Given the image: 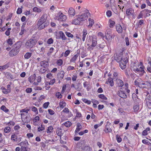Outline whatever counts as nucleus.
Segmentation results:
<instances>
[{"mask_svg": "<svg viewBox=\"0 0 151 151\" xmlns=\"http://www.w3.org/2000/svg\"><path fill=\"white\" fill-rule=\"evenodd\" d=\"M21 46L20 42H17L14 44L12 46V49L9 52L10 55L13 57L17 55L19 51V48Z\"/></svg>", "mask_w": 151, "mask_h": 151, "instance_id": "obj_1", "label": "nucleus"}, {"mask_svg": "<svg viewBox=\"0 0 151 151\" xmlns=\"http://www.w3.org/2000/svg\"><path fill=\"white\" fill-rule=\"evenodd\" d=\"M36 40L35 38H31L27 41L25 44V47L27 49L32 48L36 44Z\"/></svg>", "mask_w": 151, "mask_h": 151, "instance_id": "obj_2", "label": "nucleus"}, {"mask_svg": "<svg viewBox=\"0 0 151 151\" xmlns=\"http://www.w3.org/2000/svg\"><path fill=\"white\" fill-rule=\"evenodd\" d=\"M85 13L82 14L81 15H78L77 16L78 17L79 20L81 22L84 21L86 20L88 18V14H89V12L87 9H86L85 11Z\"/></svg>", "mask_w": 151, "mask_h": 151, "instance_id": "obj_3", "label": "nucleus"}, {"mask_svg": "<svg viewBox=\"0 0 151 151\" xmlns=\"http://www.w3.org/2000/svg\"><path fill=\"white\" fill-rule=\"evenodd\" d=\"M97 41L96 38L95 37H93L92 38V44L90 45L88 48V50L91 51L93 50V47H95L97 44Z\"/></svg>", "mask_w": 151, "mask_h": 151, "instance_id": "obj_4", "label": "nucleus"}, {"mask_svg": "<svg viewBox=\"0 0 151 151\" xmlns=\"http://www.w3.org/2000/svg\"><path fill=\"white\" fill-rule=\"evenodd\" d=\"M111 33V29H108L106 30L105 32L106 37L107 40L111 39L112 38Z\"/></svg>", "mask_w": 151, "mask_h": 151, "instance_id": "obj_5", "label": "nucleus"}, {"mask_svg": "<svg viewBox=\"0 0 151 151\" xmlns=\"http://www.w3.org/2000/svg\"><path fill=\"white\" fill-rule=\"evenodd\" d=\"M127 62V60L126 58L122 59V60L119 63V65L122 69H123L126 68V64Z\"/></svg>", "mask_w": 151, "mask_h": 151, "instance_id": "obj_6", "label": "nucleus"}, {"mask_svg": "<svg viewBox=\"0 0 151 151\" xmlns=\"http://www.w3.org/2000/svg\"><path fill=\"white\" fill-rule=\"evenodd\" d=\"M47 17V14H43L39 19L37 24H40L41 23H44L45 22H48L46 21Z\"/></svg>", "mask_w": 151, "mask_h": 151, "instance_id": "obj_7", "label": "nucleus"}, {"mask_svg": "<svg viewBox=\"0 0 151 151\" xmlns=\"http://www.w3.org/2000/svg\"><path fill=\"white\" fill-rule=\"evenodd\" d=\"M118 95L122 98L126 99L127 98V95L126 93L123 91V88H121L119 91L117 92Z\"/></svg>", "mask_w": 151, "mask_h": 151, "instance_id": "obj_8", "label": "nucleus"}, {"mask_svg": "<svg viewBox=\"0 0 151 151\" xmlns=\"http://www.w3.org/2000/svg\"><path fill=\"white\" fill-rule=\"evenodd\" d=\"M145 100L148 108H151V96L149 95L147 96Z\"/></svg>", "mask_w": 151, "mask_h": 151, "instance_id": "obj_9", "label": "nucleus"}, {"mask_svg": "<svg viewBox=\"0 0 151 151\" xmlns=\"http://www.w3.org/2000/svg\"><path fill=\"white\" fill-rule=\"evenodd\" d=\"M49 22H46L44 23H41L40 24H37V25L38 26V29L39 30H42L47 26L49 25Z\"/></svg>", "mask_w": 151, "mask_h": 151, "instance_id": "obj_10", "label": "nucleus"}, {"mask_svg": "<svg viewBox=\"0 0 151 151\" xmlns=\"http://www.w3.org/2000/svg\"><path fill=\"white\" fill-rule=\"evenodd\" d=\"M59 36H57L56 39H61L63 40H66L67 38L65 37V35L62 31H60L59 32Z\"/></svg>", "mask_w": 151, "mask_h": 151, "instance_id": "obj_11", "label": "nucleus"}, {"mask_svg": "<svg viewBox=\"0 0 151 151\" xmlns=\"http://www.w3.org/2000/svg\"><path fill=\"white\" fill-rule=\"evenodd\" d=\"M66 19V15H63L62 13L59 15L58 19L62 22H64Z\"/></svg>", "mask_w": 151, "mask_h": 151, "instance_id": "obj_12", "label": "nucleus"}, {"mask_svg": "<svg viewBox=\"0 0 151 151\" xmlns=\"http://www.w3.org/2000/svg\"><path fill=\"white\" fill-rule=\"evenodd\" d=\"M116 30L119 33H121L122 32L123 29L121 25L119 24L116 25Z\"/></svg>", "mask_w": 151, "mask_h": 151, "instance_id": "obj_13", "label": "nucleus"}, {"mask_svg": "<svg viewBox=\"0 0 151 151\" xmlns=\"http://www.w3.org/2000/svg\"><path fill=\"white\" fill-rule=\"evenodd\" d=\"M5 75L7 79H13L15 78L14 76H13L11 73L9 72H6L5 73Z\"/></svg>", "mask_w": 151, "mask_h": 151, "instance_id": "obj_14", "label": "nucleus"}, {"mask_svg": "<svg viewBox=\"0 0 151 151\" xmlns=\"http://www.w3.org/2000/svg\"><path fill=\"white\" fill-rule=\"evenodd\" d=\"M40 65L44 68L47 67L48 66V62L46 60H43L40 62Z\"/></svg>", "mask_w": 151, "mask_h": 151, "instance_id": "obj_15", "label": "nucleus"}, {"mask_svg": "<svg viewBox=\"0 0 151 151\" xmlns=\"http://www.w3.org/2000/svg\"><path fill=\"white\" fill-rule=\"evenodd\" d=\"M141 65L140 67L139 68H137L136 69V71H140L142 73L145 72V71L144 70V67L142 65V64L141 62L140 63Z\"/></svg>", "mask_w": 151, "mask_h": 151, "instance_id": "obj_16", "label": "nucleus"}, {"mask_svg": "<svg viewBox=\"0 0 151 151\" xmlns=\"http://www.w3.org/2000/svg\"><path fill=\"white\" fill-rule=\"evenodd\" d=\"M64 74L65 73L64 71H60V72H59L58 74L57 77L59 79H62L63 78Z\"/></svg>", "mask_w": 151, "mask_h": 151, "instance_id": "obj_17", "label": "nucleus"}, {"mask_svg": "<svg viewBox=\"0 0 151 151\" xmlns=\"http://www.w3.org/2000/svg\"><path fill=\"white\" fill-rule=\"evenodd\" d=\"M106 83L107 84H109L111 86H113L114 85V82L113 79L111 78H109L108 79L107 81H106Z\"/></svg>", "mask_w": 151, "mask_h": 151, "instance_id": "obj_18", "label": "nucleus"}, {"mask_svg": "<svg viewBox=\"0 0 151 151\" xmlns=\"http://www.w3.org/2000/svg\"><path fill=\"white\" fill-rule=\"evenodd\" d=\"M31 118L30 117V116H26L25 117V118L24 119L23 118H22V121H23L25 123H28L30 122L31 120Z\"/></svg>", "mask_w": 151, "mask_h": 151, "instance_id": "obj_19", "label": "nucleus"}, {"mask_svg": "<svg viewBox=\"0 0 151 151\" xmlns=\"http://www.w3.org/2000/svg\"><path fill=\"white\" fill-rule=\"evenodd\" d=\"M36 75L35 74H34L33 76L29 77L28 78L29 81L32 83L33 81H35L36 79Z\"/></svg>", "mask_w": 151, "mask_h": 151, "instance_id": "obj_20", "label": "nucleus"}, {"mask_svg": "<svg viewBox=\"0 0 151 151\" xmlns=\"http://www.w3.org/2000/svg\"><path fill=\"white\" fill-rule=\"evenodd\" d=\"M68 13L70 15H72L73 16H74L75 14L74 9L72 8H69L68 11Z\"/></svg>", "mask_w": 151, "mask_h": 151, "instance_id": "obj_21", "label": "nucleus"}, {"mask_svg": "<svg viewBox=\"0 0 151 151\" xmlns=\"http://www.w3.org/2000/svg\"><path fill=\"white\" fill-rule=\"evenodd\" d=\"M1 89L2 90V92L5 94H7L10 92L9 89L7 90L3 86H2L1 87Z\"/></svg>", "mask_w": 151, "mask_h": 151, "instance_id": "obj_22", "label": "nucleus"}, {"mask_svg": "<svg viewBox=\"0 0 151 151\" xmlns=\"http://www.w3.org/2000/svg\"><path fill=\"white\" fill-rule=\"evenodd\" d=\"M81 22L79 20L78 17H77L76 19H75L73 21L72 23L73 24H74L75 25H79L80 24Z\"/></svg>", "mask_w": 151, "mask_h": 151, "instance_id": "obj_23", "label": "nucleus"}, {"mask_svg": "<svg viewBox=\"0 0 151 151\" xmlns=\"http://www.w3.org/2000/svg\"><path fill=\"white\" fill-rule=\"evenodd\" d=\"M81 128L82 127L81 124L79 123H78L77 124V128L75 131V132L76 133L79 132L81 129Z\"/></svg>", "mask_w": 151, "mask_h": 151, "instance_id": "obj_24", "label": "nucleus"}, {"mask_svg": "<svg viewBox=\"0 0 151 151\" xmlns=\"http://www.w3.org/2000/svg\"><path fill=\"white\" fill-rule=\"evenodd\" d=\"M19 145L21 147L24 146H27L28 145V143L27 140H25L23 142H22L19 143Z\"/></svg>", "mask_w": 151, "mask_h": 151, "instance_id": "obj_25", "label": "nucleus"}, {"mask_svg": "<svg viewBox=\"0 0 151 151\" xmlns=\"http://www.w3.org/2000/svg\"><path fill=\"white\" fill-rule=\"evenodd\" d=\"M83 37H82V40L83 42L84 41L86 35L87 34V31L86 29H84L83 31Z\"/></svg>", "mask_w": 151, "mask_h": 151, "instance_id": "obj_26", "label": "nucleus"}, {"mask_svg": "<svg viewBox=\"0 0 151 151\" xmlns=\"http://www.w3.org/2000/svg\"><path fill=\"white\" fill-rule=\"evenodd\" d=\"M139 87L141 88H147L145 86V83L143 82V81H141L139 83Z\"/></svg>", "mask_w": 151, "mask_h": 151, "instance_id": "obj_27", "label": "nucleus"}, {"mask_svg": "<svg viewBox=\"0 0 151 151\" xmlns=\"http://www.w3.org/2000/svg\"><path fill=\"white\" fill-rule=\"evenodd\" d=\"M56 132L58 136L61 137L62 134V129L60 128H58L56 130Z\"/></svg>", "mask_w": 151, "mask_h": 151, "instance_id": "obj_28", "label": "nucleus"}, {"mask_svg": "<svg viewBox=\"0 0 151 151\" xmlns=\"http://www.w3.org/2000/svg\"><path fill=\"white\" fill-rule=\"evenodd\" d=\"M82 151H91V148L89 146H85L84 147L82 148Z\"/></svg>", "mask_w": 151, "mask_h": 151, "instance_id": "obj_29", "label": "nucleus"}, {"mask_svg": "<svg viewBox=\"0 0 151 151\" xmlns=\"http://www.w3.org/2000/svg\"><path fill=\"white\" fill-rule=\"evenodd\" d=\"M30 150V148L27 147V146H24L20 148L21 151H29Z\"/></svg>", "mask_w": 151, "mask_h": 151, "instance_id": "obj_30", "label": "nucleus"}, {"mask_svg": "<svg viewBox=\"0 0 151 151\" xmlns=\"http://www.w3.org/2000/svg\"><path fill=\"white\" fill-rule=\"evenodd\" d=\"M32 53L31 52H27L24 55V57L25 59H29L32 56Z\"/></svg>", "mask_w": 151, "mask_h": 151, "instance_id": "obj_31", "label": "nucleus"}, {"mask_svg": "<svg viewBox=\"0 0 151 151\" xmlns=\"http://www.w3.org/2000/svg\"><path fill=\"white\" fill-rule=\"evenodd\" d=\"M126 12L128 16H129L132 14L133 11L131 9H127L126 10Z\"/></svg>", "mask_w": 151, "mask_h": 151, "instance_id": "obj_32", "label": "nucleus"}, {"mask_svg": "<svg viewBox=\"0 0 151 151\" xmlns=\"http://www.w3.org/2000/svg\"><path fill=\"white\" fill-rule=\"evenodd\" d=\"M117 83L118 84V86L119 87H122L123 85V83L122 81L119 79L117 81Z\"/></svg>", "mask_w": 151, "mask_h": 151, "instance_id": "obj_33", "label": "nucleus"}, {"mask_svg": "<svg viewBox=\"0 0 151 151\" xmlns=\"http://www.w3.org/2000/svg\"><path fill=\"white\" fill-rule=\"evenodd\" d=\"M141 79L140 78H138L134 81V85L139 87L140 81H141Z\"/></svg>", "mask_w": 151, "mask_h": 151, "instance_id": "obj_34", "label": "nucleus"}, {"mask_svg": "<svg viewBox=\"0 0 151 151\" xmlns=\"http://www.w3.org/2000/svg\"><path fill=\"white\" fill-rule=\"evenodd\" d=\"M24 25L23 24L21 28V32L19 33V35H23L25 31V30L24 29Z\"/></svg>", "mask_w": 151, "mask_h": 151, "instance_id": "obj_35", "label": "nucleus"}, {"mask_svg": "<svg viewBox=\"0 0 151 151\" xmlns=\"http://www.w3.org/2000/svg\"><path fill=\"white\" fill-rule=\"evenodd\" d=\"M1 109L5 112H7L9 111V110L7 109L6 107L4 105H2L1 107Z\"/></svg>", "mask_w": 151, "mask_h": 151, "instance_id": "obj_36", "label": "nucleus"}, {"mask_svg": "<svg viewBox=\"0 0 151 151\" xmlns=\"http://www.w3.org/2000/svg\"><path fill=\"white\" fill-rule=\"evenodd\" d=\"M78 56V54L75 55L70 60V62H74Z\"/></svg>", "mask_w": 151, "mask_h": 151, "instance_id": "obj_37", "label": "nucleus"}, {"mask_svg": "<svg viewBox=\"0 0 151 151\" xmlns=\"http://www.w3.org/2000/svg\"><path fill=\"white\" fill-rule=\"evenodd\" d=\"M17 136L15 134L12 135L11 136V139L13 141H17Z\"/></svg>", "mask_w": 151, "mask_h": 151, "instance_id": "obj_38", "label": "nucleus"}, {"mask_svg": "<svg viewBox=\"0 0 151 151\" xmlns=\"http://www.w3.org/2000/svg\"><path fill=\"white\" fill-rule=\"evenodd\" d=\"M98 97L99 98L103 99L106 100L107 99V98H106L104 94H100L99 95H98Z\"/></svg>", "mask_w": 151, "mask_h": 151, "instance_id": "obj_39", "label": "nucleus"}, {"mask_svg": "<svg viewBox=\"0 0 151 151\" xmlns=\"http://www.w3.org/2000/svg\"><path fill=\"white\" fill-rule=\"evenodd\" d=\"M142 142L145 144H146L147 145H151V143L149 142L148 140L144 139L142 140Z\"/></svg>", "mask_w": 151, "mask_h": 151, "instance_id": "obj_40", "label": "nucleus"}, {"mask_svg": "<svg viewBox=\"0 0 151 151\" xmlns=\"http://www.w3.org/2000/svg\"><path fill=\"white\" fill-rule=\"evenodd\" d=\"M106 129H105L104 131L106 133L111 132L112 131V130L111 128H108L106 126Z\"/></svg>", "mask_w": 151, "mask_h": 151, "instance_id": "obj_41", "label": "nucleus"}, {"mask_svg": "<svg viewBox=\"0 0 151 151\" xmlns=\"http://www.w3.org/2000/svg\"><path fill=\"white\" fill-rule=\"evenodd\" d=\"M11 29V28H8L6 32H5V35L7 36H9L10 35V30Z\"/></svg>", "mask_w": 151, "mask_h": 151, "instance_id": "obj_42", "label": "nucleus"}, {"mask_svg": "<svg viewBox=\"0 0 151 151\" xmlns=\"http://www.w3.org/2000/svg\"><path fill=\"white\" fill-rule=\"evenodd\" d=\"M116 61L118 62H121L122 60V55H120L118 56L117 57V59H116Z\"/></svg>", "mask_w": 151, "mask_h": 151, "instance_id": "obj_43", "label": "nucleus"}, {"mask_svg": "<svg viewBox=\"0 0 151 151\" xmlns=\"http://www.w3.org/2000/svg\"><path fill=\"white\" fill-rule=\"evenodd\" d=\"M71 125V122L69 121H67L65 122L64 123V125L67 127H70Z\"/></svg>", "mask_w": 151, "mask_h": 151, "instance_id": "obj_44", "label": "nucleus"}, {"mask_svg": "<svg viewBox=\"0 0 151 151\" xmlns=\"http://www.w3.org/2000/svg\"><path fill=\"white\" fill-rule=\"evenodd\" d=\"M65 34L68 37L73 38V35L69 32H65Z\"/></svg>", "mask_w": 151, "mask_h": 151, "instance_id": "obj_45", "label": "nucleus"}, {"mask_svg": "<svg viewBox=\"0 0 151 151\" xmlns=\"http://www.w3.org/2000/svg\"><path fill=\"white\" fill-rule=\"evenodd\" d=\"M88 20L89 22V26H90L91 27L94 24V21L91 18H89Z\"/></svg>", "mask_w": 151, "mask_h": 151, "instance_id": "obj_46", "label": "nucleus"}, {"mask_svg": "<svg viewBox=\"0 0 151 151\" xmlns=\"http://www.w3.org/2000/svg\"><path fill=\"white\" fill-rule=\"evenodd\" d=\"M133 109L135 111H137L139 109V105H134L133 107Z\"/></svg>", "mask_w": 151, "mask_h": 151, "instance_id": "obj_47", "label": "nucleus"}, {"mask_svg": "<svg viewBox=\"0 0 151 151\" xmlns=\"http://www.w3.org/2000/svg\"><path fill=\"white\" fill-rule=\"evenodd\" d=\"M45 129V128L44 127H43L42 124H41V127H38V131L39 132H40L44 130Z\"/></svg>", "mask_w": 151, "mask_h": 151, "instance_id": "obj_48", "label": "nucleus"}, {"mask_svg": "<svg viewBox=\"0 0 151 151\" xmlns=\"http://www.w3.org/2000/svg\"><path fill=\"white\" fill-rule=\"evenodd\" d=\"M63 63V60L61 59L58 60L57 62V63L59 66L61 65Z\"/></svg>", "mask_w": 151, "mask_h": 151, "instance_id": "obj_49", "label": "nucleus"}, {"mask_svg": "<svg viewBox=\"0 0 151 151\" xmlns=\"http://www.w3.org/2000/svg\"><path fill=\"white\" fill-rule=\"evenodd\" d=\"M75 110L76 111V117H80L81 116V113L78 112V110L77 109H75Z\"/></svg>", "mask_w": 151, "mask_h": 151, "instance_id": "obj_50", "label": "nucleus"}, {"mask_svg": "<svg viewBox=\"0 0 151 151\" xmlns=\"http://www.w3.org/2000/svg\"><path fill=\"white\" fill-rule=\"evenodd\" d=\"M110 23L109 27L111 28H112L114 25L115 24V22L113 21L110 20Z\"/></svg>", "mask_w": 151, "mask_h": 151, "instance_id": "obj_51", "label": "nucleus"}, {"mask_svg": "<svg viewBox=\"0 0 151 151\" xmlns=\"http://www.w3.org/2000/svg\"><path fill=\"white\" fill-rule=\"evenodd\" d=\"M10 130V128L8 127L5 128L4 131L5 133H7L9 132Z\"/></svg>", "mask_w": 151, "mask_h": 151, "instance_id": "obj_52", "label": "nucleus"}, {"mask_svg": "<svg viewBox=\"0 0 151 151\" xmlns=\"http://www.w3.org/2000/svg\"><path fill=\"white\" fill-rule=\"evenodd\" d=\"M7 42L8 44L10 45H12L13 44L12 40L11 38H9L7 40Z\"/></svg>", "mask_w": 151, "mask_h": 151, "instance_id": "obj_53", "label": "nucleus"}, {"mask_svg": "<svg viewBox=\"0 0 151 151\" xmlns=\"http://www.w3.org/2000/svg\"><path fill=\"white\" fill-rule=\"evenodd\" d=\"M66 104L65 102H60V107L63 108L66 105Z\"/></svg>", "mask_w": 151, "mask_h": 151, "instance_id": "obj_54", "label": "nucleus"}, {"mask_svg": "<svg viewBox=\"0 0 151 151\" xmlns=\"http://www.w3.org/2000/svg\"><path fill=\"white\" fill-rule=\"evenodd\" d=\"M83 101L84 102L88 104H90L91 103V101H90L86 99H83Z\"/></svg>", "mask_w": 151, "mask_h": 151, "instance_id": "obj_55", "label": "nucleus"}, {"mask_svg": "<svg viewBox=\"0 0 151 151\" xmlns=\"http://www.w3.org/2000/svg\"><path fill=\"white\" fill-rule=\"evenodd\" d=\"M53 129L52 127H50L48 128L47 129V133H50L52 132V131Z\"/></svg>", "mask_w": 151, "mask_h": 151, "instance_id": "obj_56", "label": "nucleus"}, {"mask_svg": "<svg viewBox=\"0 0 151 151\" xmlns=\"http://www.w3.org/2000/svg\"><path fill=\"white\" fill-rule=\"evenodd\" d=\"M116 140L117 141V142H121L122 139V138L120 137L119 136L117 135L116 136Z\"/></svg>", "mask_w": 151, "mask_h": 151, "instance_id": "obj_57", "label": "nucleus"}, {"mask_svg": "<svg viewBox=\"0 0 151 151\" xmlns=\"http://www.w3.org/2000/svg\"><path fill=\"white\" fill-rule=\"evenodd\" d=\"M33 10L34 12H40V9L38 8L37 7H34L33 9Z\"/></svg>", "mask_w": 151, "mask_h": 151, "instance_id": "obj_58", "label": "nucleus"}, {"mask_svg": "<svg viewBox=\"0 0 151 151\" xmlns=\"http://www.w3.org/2000/svg\"><path fill=\"white\" fill-rule=\"evenodd\" d=\"M46 71V70L45 69H44V68H40V72L41 73H45Z\"/></svg>", "mask_w": 151, "mask_h": 151, "instance_id": "obj_59", "label": "nucleus"}, {"mask_svg": "<svg viewBox=\"0 0 151 151\" xmlns=\"http://www.w3.org/2000/svg\"><path fill=\"white\" fill-rule=\"evenodd\" d=\"M125 41L126 43V45L127 46H128L129 45V41L128 39V38L127 37H126L125 38Z\"/></svg>", "mask_w": 151, "mask_h": 151, "instance_id": "obj_60", "label": "nucleus"}, {"mask_svg": "<svg viewBox=\"0 0 151 151\" xmlns=\"http://www.w3.org/2000/svg\"><path fill=\"white\" fill-rule=\"evenodd\" d=\"M49 104V102H47L43 104V107L45 109L47 108L48 107Z\"/></svg>", "mask_w": 151, "mask_h": 151, "instance_id": "obj_61", "label": "nucleus"}, {"mask_svg": "<svg viewBox=\"0 0 151 151\" xmlns=\"http://www.w3.org/2000/svg\"><path fill=\"white\" fill-rule=\"evenodd\" d=\"M53 42V40L52 38H50L47 41V43L49 44H50L52 43Z\"/></svg>", "mask_w": 151, "mask_h": 151, "instance_id": "obj_62", "label": "nucleus"}, {"mask_svg": "<svg viewBox=\"0 0 151 151\" xmlns=\"http://www.w3.org/2000/svg\"><path fill=\"white\" fill-rule=\"evenodd\" d=\"M32 111L35 112H37V114H38V111L37 109L35 107L32 106Z\"/></svg>", "mask_w": 151, "mask_h": 151, "instance_id": "obj_63", "label": "nucleus"}, {"mask_svg": "<svg viewBox=\"0 0 151 151\" xmlns=\"http://www.w3.org/2000/svg\"><path fill=\"white\" fill-rule=\"evenodd\" d=\"M70 52V51L69 50H66L65 52L64 53V56L65 57H66L69 54Z\"/></svg>", "mask_w": 151, "mask_h": 151, "instance_id": "obj_64", "label": "nucleus"}]
</instances>
